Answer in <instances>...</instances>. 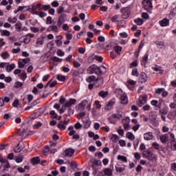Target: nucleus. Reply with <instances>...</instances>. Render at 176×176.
Here are the masks:
<instances>
[{
  "instance_id": "nucleus-1",
  "label": "nucleus",
  "mask_w": 176,
  "mask_h": 176,
  "mask_svg": "<svg viewBox=\"0 0 176 176\" xmlns=\"http://www.w3.org/2000/svg\"><path fill=\"white\" fill-rule=\"evenodd\" d=\"M67 98L64 97V96H61L59 99V104L62 105V107L59 111H65V108H69L72 107V105H75L76 104V99L69 98V101H67Z\"/></svg>"
},
{
  "instance_id": "nucleus-2",
  "label": "nucleus",
  "mask_w": 176,
  "mask_h": 176,
  "mask_svg": "<svg viewBox=\"0 0 176 176\" xmlns=\"http://www.w3.org/2000/svg\"><path fill=\"white\" fill-rule=\"evenodd\" d=\"M142 156L143 157H145V159H147V160H149L150 162H157L158 157L157 154L153 153V151L151 149L144 151L142 152Z\"/></svg>"
},
{
  "instance_id": "nucleus-3",
  "label": "nucleus",
  "mask_w": 176,
  "mask_h": 176,
  "mask_svg": "<svg viewBox=\"0 0 176 176\" xmlns=\"http://www.w3.org/2000/svg\"><path fill=\"white\" fill-rule=\"evenodd\" d=\"M85 108L87 111H90V109L91 108V104L89 103V101L86 99L82 100L80 104L76 106V109L78 111H83Z\"/></svg>"
},
{
  "instance_id": "nucleus-4",
  "label": "nucleus",
  "mask_w": 176,
  "mask_h": 176,
  "mask_svg": "<svg viewBox=\"0 0 176 176\" xmlns=\"http://www.w3.org/2000/svg\"><path fill=\"white\" fill-rule=\"evenodd\" d=\"M152 2H153V0H142V3L143 8L145 10H146V12H149L153 8V5H152Z\"/></svg>"
},
{
  "instance_id": "nucleus-5",
  "label": "nucleus",
  "mask_w": 176,
  "mask_h": 176,
  "mask_svg": "<svg viewBox=\"0 0 176 176\" xmlns=\"http://www.w3.org/2000/svg\"><path fill=\"white\" fill-rule=\"evenodd\" d=\"M113 170L111 168H105L102 171H100L98 176H113Z\"/></svg>"
},
{
  "instance_id": "nucleus-6",
  "label": "nucleus",
  "mask_w": 176,
  "mask_h": 176,
  "mask_svg": "<svg viewBox=\"0 0 176 176\" xmlns=\"http://www.w3.org/2000/svg\"><path fill=\"white\" fill-rule=\"evenodd\" d=\"M121 13H122V19L126 20L130 17V14H131V10H130V8L126 7L121 9Z\"/></svg>"
},
{
  "instance_id": "nucleus-7",
  "label": "nucleus",
  "mask_w": 176,
  "mask_h": 176,
  "mask_svg": "<svg viewBox=\"0 0 176 176\" xmlns=\"http://www.w3.org/2000/svg\"><path fill=\"white\" fill-rule=\"evenodd\" d=\"M130 117H126L125 119L122 120V125L125 131H129V130L131 129V126H130Z\"/></svg>"
},
{
  "instance_id": "nucleus-8",
  "label": "nucleus",
  "mask_w": 176,
  "mask_h": 176,
  "mask_svg": "<svg viewBox=\"0 0 176 176\" xmlns=\"http://www.w3.org/2000/svg\"><path fill=\"white\" fill-rule=\"evenodd\" d=\"M115 104H116V99L113 98L110 100L105 105L104 109L106 111H111V109H113V105H115Z\"/></svg>"
},
{
  "instance_id": "nucleus-9",
  "label": "nucleus",
  "mask_w": 176,
  "mask_h": 176,
  "mask_svg": "<svg viewBox=\"0 0 176 176\" xmlns=\"http://www.w3.org/2000/svg\"><path fill=\"white\" fill-rule=\"evenodd\" d=\"M104 85V78L102 76H99L96 80L94 81V87H101Z\"/></svg>"
},
{
  "instance_id": "nucleus-10",
  "label": "nucleus",
  "mask_w": 176,
  "mask_h": 176,
  "mask_svg": "<svg viewBox=\"0 0 176 176\" xmlns=\"http://www.w3.org/2000/svg\"><path fill=\"white\" fill-rule=\"evenodd\" d=\"M127 104H129V99H128L127 96H121L120 103L121 109H122V107H123V105H127Z\"/></svg>"
},
{
  "instance_id": "nucleus-11",
  "label": "nucleus",
  "mask_w": 176,
  "mask_h": 176,
  "mask_svg": "<svg viewBox=\"0 0 176 176\" xmlns=\"http://www.w3.org/2000/svg\"><path fill=\"white\" fill-rule=\"evenodd\" d=\"M159 24L161 27H168V25H170V20L167 18H164L159 21Z\"/></svg>"
},
{
  "instance_id": "nucleus-12",
  "label": "nucleus",
  "mask_w": 176,
  "mask_h": 176,
  "mask_svg": "<svg viewBox=\"0 0 176 176\" xmlns=\"http://www.w3.org/2000/svg\"><path fill=\"white\" fill-rule=\"evenodd\" d=\"M139 79L140 80V83H145L148 80V76H146V73L142 72L140 74Z\"/></svg>"
},
{
  "instance_id": "nucleus-13",
  "label": "nucleus",
  "mask_w": 176,
  "mask_h": 176,
  "mask_svg": "<svg viewBox=\"0 0 176 176\" xmlns=\"http://www.w3.org/2000/svg\"><path fill=\"white\" fill-rule=\"evenodd\" d=\"M149 57V54L146 53L144 56V57L142 58V59L141 60V65H142V67H146V64H148V58Z\"/></svg>"
},
{
  "instance_id": "nucleus-14",
  "label": "nucleus",
  "mask_w": 176,
  "mask_h": 176,
  "mask_svg": "<svg viewBox=\"0 0 176 176\" xmlns=\"http://www.w3.org/2000/svg\"><path fill=\"white\" fill-rule=\"evenodd\" d=\"M39 116H41V112L37 111L28 117L27 120L28 122H31V120H34V119H36V118H39Z\"/></svg>"
},
{
  "instance_id": "nucleus-15",
  "label": "nucleus",
  "mask_w": 176,
  "mask_h": 176,
  "mask_svg": "<svg viewBox=\"0 0 176 176\" xmlns=\"http://www.w3.org/2000/svg\"><path fill=\"white\" fill-rule=\"evenodd\" d=\"M146 101H148V96L144 95L142 97V98L139 100V102L138 103V107H142V105H144V104H146Z\"/></svg>"
},
{
  "instance_id": "nucleus-16",
  "label": "nucleus",
  "mask_w": 176,
  "mask_h": 176,
  "mask_svg": "<svg viewBox=\"0 0 176 176\" xmlns=\"http://www.w3.org/2000/svg\"><path fill=\"white\" fill-rule=\"evenodd\" d=\"M65 14H62L59 16L58 19V23H57V25L58 27H61V25H63V23H65Z\"/></svg>"
},
{
  "instance_id": "nucleus-17",
  "label": "nucleus",
  "mask_w": 176,
  "mask_h": 176,
  "mask_svg": "<svg viewBox=\"0 0 176 176\" xmlns=\"http://www.w3.org/2000/svg\"><path fill=\"white\" fill-rule=\"evenodd\" d=\"M64 153L66 157H71L74 155V153H75V150L72 148H68L64 152Z\"/></svg>"
},
{
  "instance_id": "nucleus-18",
  "label": "nucleus",
  "mask_w": 176,
  "mask_h": 176,
  "mask_svg": "<svg viewBox=\"0 0 176 176\" xmlns=\"http://www.w3.org/2000/svg\"><path fill=\"white\" fill-rule=\"evenodd\" d=\"M144 138L146 141H151L153 140V133L152 132H148L144 134Z\"/></svg>"
},
{
  "instance_id": "nucleus-19",
  "label": "nucleus",
  "mask_w": 176,
  "mask_h": 176,
  "mask_svg": "<svg viewBox=\"0 0 176 176\" xmlns=\"http://www.w3.org/2000/svg\"><path fill=\"white\" fill-rule=\"evenodd\" d=\"M102 69H104V71L106 72L107 67H105V66L104 65L98 67L95 72L96 75H101L102 74Z\"/></svg>"
},
{
  "instance_id": "nucleus-20",
  "label": "nucleus",
  "mask_w": 176,
  "mask_h": 176,
  "mask_svg": "<svg viewBox=\"0 0 176 176\" xmlns=\"http://www.w3.org/2000/svg\"><path fill=\"white\" fill-rule=\"evenodd\" d=\"M26 8H28V9L26 10V11L30 12V13H32V14H39V12L36 11V8H34V6L31 8H30V6H26Z\"/></svg>"
},
{
  "instance_id": "nucleus-21",
  "label": "nucleus",
  "mask_w": 176,
  "mask_h": 176,
  "mask_svg": "<svg viewBox=\"0 0 176 176\" xmlns=\"http://www.w3.org/2000/svg\"><path fill=\"white\" fill-rule=\"evenodd\" d=\"M50 145H51L50 147L47 146V148H48V151H50L51 153H56L57 152V150L52 148H54V146H56V143L54 142H51Z\"/></svg>"
},
{
  "instance_id": "nucleus-22",
  "label": "nucleus",
  "mask_w": 176,
  "mask_h": 176,
  "mask_svg": "<svg viewBox=\"0 0 176 176\" xmlns=\"http://www.w3.org/2000/svg\"><path fill=\"white\" fill-rule=\"evenodd\" d=\"M109 94L108 91H100L98 93L99 97H102V98H107Z\"/></svg>"
},
{
  "instance_id": "nucleus-23",
  "label": "nucleus",
  "mask_w": 176,
  "mask_h": 176,
  "mask_svg": "<svg viewBox=\"0 0 176 176\" xmlns=\"http://www.w3.org/2000/svg\"><path fill=\"white\" fill-rule=\"evenodd\" d=\"M151 105H153V107H155V108H156L155 109H160V102H159V101L153 100H151Z\"/></svg>"
},
{
  "instance_id": "nucleus-24",
  "label": "nucleus",
  "mask_w": 176,
  "mask_h": 176,
  "mask_svg": "<svg viewBox=\"0 0 176 176\" xmlns=\"http://www.w3.org/2000/svg\"><path fill=\"white\" fill-rule=\"evenodd\" d=\"M126 138H128L130 141H134L135 140V135L131 132H126Z\"/></svg>"
},
{
  "instance_id": "nucleus-25",
  "label": "nucleus",
  "mask_w": 176,
  "mask_h": 176,
  "mask_svg": "<svg viewBox=\"0 0 176 176\" xmlns=\"http://www.w3.org/2000/svg\"><path fill=\"white\" fill-rule=\"evenodd\" d=\"M160 140L162 144H166L168 141V137L167 135H160Z\"/></svg>"
},
{
  "instance_id": "nucleus-26",
  "label": "nucleus",
  "mask_w": 176,
  "mask_h": 176,
  "mask_svg": "<svg viewBox=\"0 0 176 176\" xmlns=\"http://www.w3.org/2000/svg\"><path fill=\"white\" fill-rule=\"evenodd\" d=\"M109 138L112 141V142L116 144V142H118V140H119V136H118V135L111 134L109 135Z\"/></svg>"
},
{
  "instance_id": "nucleus-27",
  "label": "nucleus",
  "mask_w": 176,
  "mask_h": 176,
  "mask_svg": "<svg viewBox=\"0 0 176 176\" xmlns=\"http://www.w3.org/2000/svg\"><path fill=\"white\" fill-rule=\"evenodd\" d=\"M14 68H16V65H14V63H12L11 65H8L6 67V69L7 72H11L12 69H14Z\"/></svg>"
},
{
  "instance_id": "nucleus-28",
  "label": "nucleus",
  "mask_w": 176,
  "mask_h": 176,
  "mask_svg": "<svg viewBox=\"0 0 176 176\" xmlns=\"http://www.w3.org/2000/svg\"><path fill=\"white\" fill-rule=\"evenodd\" d=\"M0 34L1 36H10V32L6 30L0 29Z\"/></svg>"
},
{
  "instance_id": "nucleus-29",
  "label": "nucleus",
  "mask_w": 176,
  "mask_h": 176,
  "mask_svg": "<svg viewBox=\"0 0 176 176\" xmlns=\"http://www.w3.org/2000/svg\"><path fill=\"white\" fill-rule=\"evenodd\" d=\"M97 67H98V66H90L88 68V72H89V74H96V71H97Z\"/></svg>"
},
{
  "instance_id": "nucleus-30",
  "label": "nucleus",
  "mask_w": 176,
  "mask_h": 176,
  "mask_svg": "<svg viewBox=\"0 0 176 176\" xmlns=\"http://www.w3.org/2000/svg\"><path fill=\"white\" fill-rule=\"evenodd\" d=\"M82 122L84 124L85 129H89L90 127V124H91V122H90V120L86 119V120H82Z\"/></svg>"
},
{
  "instance_id": "nucleus-31",
  "label": "nucleus",
  "mask_w": 176,
  "mask_h": 176,
  "mask_svg": "<svg viewBox=\"0 0 176 176\" xmlns=\"http://www.w3.org/2000/svg\"><path fill=\"white\" fill-rule=\"evenodd\" d=\"M131 75L132 76H135L136 78L140 76V73L138 72V69L137 67L133 69Z\"/></svg>"
},
{
  "instance_id": "nucleus-32",
  "label": "nucleus",
  "mask_w": 176,
  "mask_h": 176,
  "mask_svg": "<svg viewBox=\"0 0 176 176\" xmlns=\"http://www.w3.org/2000/svg\"><path fill=\"white\" fill-rule=\"evenodd\" d=\"M168 118L170 120L175 119V118H176V111H170L168 114Z\"/></svg>"
},
{
  "instance_id": "nucleus-33",
  "label": "nucleus",
  "mask_w": 176,
  "mask_h": 176,
  "mask_svg": "<svg viewBox=\"0 0 176 176\" xmlns=\"http://www.w3.org/2000/svg\"><path fill=\"white\" fill-rule=\"evenodd\" d=\"M117 25L118 27H121L122 28H124V27H126V21L121 20V21H117Z\"/></svg>"
},
{
  "instance_id": "nucleus-34",
  "label": "nucleus",
  "mask_w": 176,
  "mask_h": 176,
  "mask_svg": "<svg viewBox=\"0 0 176 176\" xmlns=\"http://www.w3.org/2000/svg\"><path fill=\"white\" fill-rule=\"evenodd\" d=\"M23 146H20V144H18L16 147H14V151L16 153H20L23 151Z\"/></svg>"
},
{
  "instance_id": "nucleus-35",
  "label": "nucleus",
  "mask_w": 176,
  "mask_h": 176,
  "mask_svg": "<svg viewBox=\"0 0 176 176\" xmlns=\"http://www.w3.org/2000/svg\"><path fill=\"white\" fill-rule=\"evenodd\" d=\"M138 67V60L135 59L129 65V68H137Z\"/></svg>"
},
{
  "instance_id": "nucleus-36",
  "label": "nucleus",
  "mask_w": 176,
  "mask_h": 176,
  "mask_svg": "<svg viewBox=\"0 0 176 176\" xmlns=\"http://www.w3.org/2000/svg\"><path fill=\"white\" fill-rule=\"evenodd\" d=\"M57 127L60 129V130H65V129H67V126L64 124V122L60 121Z\"/></svg>"
},
{
  "instance_id": "nucleus-37",
  "label": "nucleus",
  "mask_w": 176,
  "mask_h": 176,
  "mask_svg": "<svg viewBox=\"0 0 176 176\" xmlns=\"http://www.w3.org/2000/svg\"><path fill=\"white\" fill-rule=\"evenodd\" d=\"M134 23H135L137 25H142V24H144V19L140 18L135 19H134Z\"/></svg>"
},
{
  "instance_id": "nucleus-38",
  "label": "nucleus",
  "mask_w": 176,
  "mask_h": 176,
  "mask_svg": "<svg viewBox=\"0 0 176 176\" xmlns=\"http://www.w3.org/2000/svg\"><path fill=\"white\" fill-rule=\"evenodd\" d=\"M15 28L17 30V31H21L23 28V24L20 21H17L15 24Z\"/></svg>"
},
{
  "instance_id": "nucleus-39",
  "label": "nucleus",
  "mask_w": 176,
  "mask_h": 176,
  "mask_svg": "<svg viewBox=\"0 0 176 176\" xmlns=\"http://www.w3.org/2000/svg\"><path fill=\"white\" fill-rule=\"evenodd\" d=\"M96 78L95 76H91L86 79V82H87V83H91V82H96Z\"/></svg>"
},
{
  "instance_id": "nucleus-40",
  "label": "nucleus",
  "mask_w": 176,
  "mask_h": 176,
  "mask_svg": "<svg viewBox=\"0 0 176 176\" xmlns=\"http://www.w3.org/2000/svg\"><path fill=\"white\" fill-rule=\"evenodd\" d=\"M41 162L39 157H34L32 159V163L33 165L38 164Z\"/></svg>"
},
{
  "instance_id": "nucleus-41",
  "label": "nucleus",
  "mask_w": 176,
  "mask_h": 176,
  "mask_svg": "<svg viewBox=\"0 0 176 176\" xmlns=\"http://www.w3.org/2000/svg\"><path fill=\"white\" fill-rule=\"evenodd\" d=\"M91 168H92V175L94 176H96L97 173H98V168H97V167L95 165H92Z\"/></svg>"
},
{
  "instance_id": "nucleus-42",
  "label": "nucleus",
  "mask_w": 176,
  "mask_h": 176,
  "mask_svg": "<svg viewBox=\"0 0 176 176\" xmlns=\"http://www.w3.org/2000/svg\"><path fill=\"white\" fill-rule=\"evenodd\" d=\"M56 79H58L60 82H65V80L67 79L65 76L58 74L56 76Z\"/></svg>"
},
{
  "instance_id": "nucleus-43",
  "label": "nucleus",
  "mask_w": 176,
  "mask_h": 176,
  "mask_svg": "<svg viewBox=\"0 0 176 176\" xmlns=\"http://www.w3.org/2000/svg\"><path fill=\"white\" fill-rule=\"evenodd\" d=\"M12 107L14 108H21V106H20V103L19 102V100H15L12 103Z\"/></svg>"
},
{
  "instance_id": "nucleus-44",
  "label": "nucleus",
  "mask_w": 176,
  "mask_h": 176,
  "mask_svg": "<svg viewBox=\"0 0 176 176\" xmlns=\"http://www.w3.org/2000/svg\"><path fill=\"white\" fill-rule=\"evenodd\" d=\"M1 57L6 60V58H9L10 57V54H9V52H4L1 54Z\"/></svg>"
},
{
  "instance_id": "nucleus-45",
  "label": "nucleus",
  "mask_w": 176,
  "mask_h": 176,
  "mask_svg": "<svg viewBox=\"0 0 176 176\" xmlns=\"http://www.w3.org/2000/svg\"><path fill=\"white\" fill-rule=\"evenodd\" d=\"M14 87L15 89H20V87H23V83H22V82H20V81H16V82L14 83Z\"/></svg>"
},
{
  "instance_id": "nucleus-46",
  "label": "nucleus",
  "mask_w": 176,
  "mask_h": 176,
  "mask_svg": "<svg viewBox=\"0 0 176 176\" xmlns=\"http://www.w3.org/2000/svg\"><path fill=\"white\" fill-rule=\"evenodd\" d=\"M104 45L105 50H111V49H112V44H111V43H105Z\"/></svg>"
},
{
  "instance_id": "nucleus-47",
  "label": "nucleus",
  "mask_w": 176,
  "mask_h": 176,
  "mask_svg": "<svg viewBox=\"0 0 176 176\" xmlns=\"http://www.w3.org/2000/svg\"><path fill=\"white\" fill-rule=\"evenodd\" d=\"M8 23H12V24H14V23L17 22V18H16V17L12 18L10 16L8 19Z\"/></svg>"
},
{
  "instance_id": "nucleus-48",
  "label": "nucleus",
  "mask_w": 176,
  "mask_h": 176,
  "mask_svg": "<svg viewBox=\"0 0 176 176\" xmlns=\"http://www.w3.org/2000/svg\"><path fill=\"white\" fill-rule=\"evenodd\" d=\"M124 170H125L124 167L116 166V173H123V171H124Z\"/></svg>"
},
{
  "instance_id": "nucleus-49",
  "label": "nucleus",
  "mask_w": 176,
  "mask_h": 176,
  "mask_svg": "<svg viewBox=\"0 0 176 176\" xmlns=\"http://www.w3.org/2000/svg\"><path fill=\"white\" fill-rule=\"evenodd\" d=\"M118 160H122V162H124V163H127V157H124L123 155H118Z\"/></svg>"
},
{
  "instance_id": "nucleus-50",
  "label": "nucleus",
  "mask_w": 176,
  "mask_h": 176,
  "mask_svg": "<svg viewBox=\"0 0 176 176\" xmlns=\"http://www.w3.org/2000/svg\"><path fill=\"white\" fill-rule=\"evenodd\" d=\"M114 52L117 53V54H120V52H122V47L120 46H116L114 47Z\"/></svg>"
},
{
  "instance_id": "nucleus-51",
  "label": "nucleus",
  "mask_w": 176,
  "mask_h": 176,
  "mask_svg": "<svg viewBox=\"0 0 176 176\" xmlns=\"http://www.w3.org/2000/svg\"><path fill=\"white\" fill-rule=\"evenodd\" d=\"M94 60H96V55L92 54L91 56H89L88 63L91 64V63H93L94 61Z\"/></svg>"
},
{
  "instance_id": "nucleus-52",
  "label": "nucleus",
  "mask_w": 176,
  "mask_h": 176,
  "mask_svg": "<svg viewBox=\"0 0 176 176\" xmlns=\"http://www.w3.org/2000/svg\"><path fill=\"white\" fill-rule=\"evenodd\" d=\"M72 76H74V78H76V76H79L80 73H79V72H78L77 70L72 69Z\"/></svg>"
},
{
  "instance_id": "nucleus-53",
  "label": "nucleus",
  "mask_w": 176,
  "mask_h": 176,
  "mask_svg": "<svg viewBox=\"0 0 176 176\" xmlns=\"http://www.w3.org/2000/svg\"><path fill=\"white\" fill-rule=\"evenodd\" d=\"M42 122L41 121L37 122L36 124H34V129H38L39 127H42Z\"/></svg>"
},
{
  "instance_id": "nucleus-54",
  "label": "nucleus",
  "mask_w": 176,
  "mask_h": 176,
  "mask_svg": "<svg viewBox=\"0 0 176 176\" xmlns=\"http://www.w3.org/2000/svg\"><path fill=\"white\" fill-rule=\"evenodd\" d=\"M24 43H30L31 42V38L26 34L23 38Z\"/></svg>"
},
{
  "instance_id": "nucleus-55",
  "label": "nucleus",
  "mask_w": 176,
  "mask_h": 176,
  "mask_svg": "<svg viewBox=\"0 0 176 176\" xmlns=\"http://www.w3.org/2000/svg\"><path fill=\"white\" fill-rule=\"evenodd\" d=\"M152 146L154 148V149H156V151H159L160 148V145H159L157 142H153Z\"/></svg>"
},
{
  "instance_id": "nucleus-56",
  "label": "nucleus",
  "mask_w": 176,
  "mask_h": 176,
  "mask_svg": "<svg viewBox=\"0 0 176 176\" xmlns=\"http://www.w3.org/2000/svg\"><path fill=\"white\" fill-rule=\"evenodd\" d=\"M110 57L113 58V60H115L118 56L116 55V52L115 51L110 52Z\"/></svg>"
},
{
  "instance_id": "nucleus-57",
  "label": "nucleus",
  "mask_w": 176,
  "mask_h": 176,
  "mask_svg": "<svg viewBox=\"0 0 176 176\" xmlns=\"http://www.w3.org/2000/svg\"><path fill=\"white\" fill-rule=\"evenodd\" d=\"M50 115H51V118L52 119H57V113H56V111H50Z\"/></svg>"
},
{
  "instance_id": "nucleus-58",
  "label": "nucleus",
  "mask_w": 176,
  "mask_h": 176,
  "mask_svg": "<svg viewBox=\"0 0 176 176\" xmlns=\"http://www.w3.org/2000/svg\"><path fill=\"white\" fill-rule=\"evenodd\" d=\"M73 65H74V68H79V67H80L81 64L78 61L75 60L73 62Z\"/></svg>"
},
{
  "instance_id": "nucleus-59",
  "label": "nucleus",
  "mask_w": 176,
  "mask_h": 176,
  "mask_svg": "<svg viewBox=\"0 0 176 176\" xmlns=\"http://www.w3.org/2000/svg\"><path fill=\"white\" fill-rule=\"evenodd\" d=\"M155 45H157V46H160V47H163V45H164V42L156 41L155 42Z\"/></svg>"
},
{
  "instance_id": "nucleus-60",
  "label": "nucleus",
  "mask_w": 176,
  "mask_h": 176,
  "mask_svg": "<svg viewBox=\"0 0 176 176\" xmlns=\"http://www.w3.org/2000/svg\"><path fill=\"white\" fill-rule=\"evenodd\" d=\"M20 60L23 64H28V63L31 61V59L30 58H26L23 59H20Z\"/></svg>"
},
{
  "instance_id": "nucleus-61",
  "label": "nucleus",
  "mask_w": 176,
  "mask_h": 176,
  "mask_svg": "<svg viewBox=\"0 0 176 176\" xmlns=\"http://www.w3.org/2000/svg\"><path fill=\"white\" fill-rule=\"evenodd\" d=\"M74 127L76 130H78V129H82L83 126L82 125V124H80V122H77L74 124Z\"/></svg>"
},
{
  "instance_id": "nucleus-62",
  "label": "nucleus",
  "mask_w": 176,
  "mask_h": 176,
  "mask_svg": "<svg viewBox=\"0 0 176 176\" xmlns=\"http://www.w3.org/2000/svg\"><path fill=\"white\" fill-rule=\"evenodd\" d=\"M127 83H129V85H130V86H134L137 83V82H135V80H131V79H128Z\"/></svg>"
},
{
  "instance_id": "nucleus-63",
  "label": "nucleus",
  "mask_w": 176,
  "mask_h": 176,
  "mask_svg": "<svg viewBox=\"0 0 176 176\" xmlns=\"http://www.w3.org/2000/svg\"><path fill=\"white\" fill-rule=\"evenodd\" d=\"M36 45H43V38H38L36 41Z\"/></svg>"
},
{
  "instance_id": "nucleus-64",
  "label": "nucleus",
  "mask_w": 176,
  "mask_h": 176,
  "mask_svg": "<svg viewBox=\"0 0 176 176\" xmlns=\"http://www.w3.org/2000/svg\"><path fill=\"white\" fill-rule=\"evenodd\" d=\"M101 164H102L101 160H95L93 164V165L94 166H101Z\"/></svg>"
}]
</instances>
